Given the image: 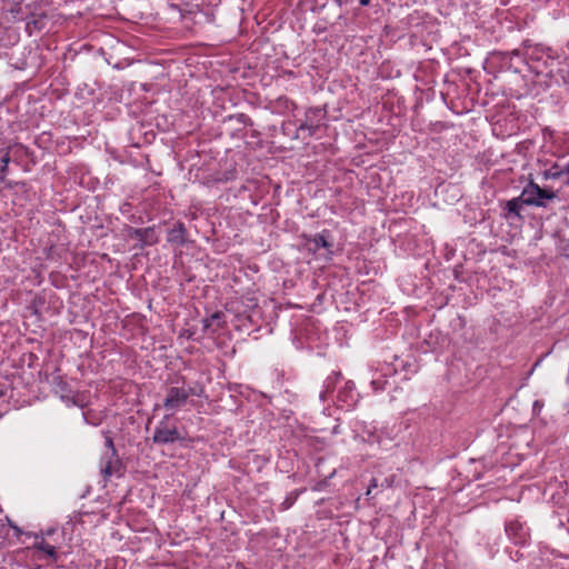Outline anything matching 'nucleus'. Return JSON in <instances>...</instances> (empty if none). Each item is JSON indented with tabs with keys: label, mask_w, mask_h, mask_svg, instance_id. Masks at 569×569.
Instances as JSON below:
<instances>
[{
	"label": "nucleus",
	"mask_w": 569,
	"mask_h": 569,
	"mask_svg": "<svg viewBox=\"0 0 569 569\" xmlns=\"http://www.w3.org/2000/svg\"><path fill=\"white\" fill-rule=\"evenodd\" d=\"M327 110L322 107H310L305 112V118L300 120L295 129L292 140L308 139L318 134L321 128L326 127Z\"/></svg>",
	"instance_id": "f03ea898"
},
{
	"label": "nucleus",
	"mask_w": 569,
	"mask_h": 569,
	"mask_svg": "<svg viewBox=\"0 0 569 569\" xmlns=\"http://www.w3.org/2000/svg\"><path fill=\"white\" fill-rule=\"evenodd\" d=\"M562 176H566L563 171V166L559 164L558 162L552 163L549 168L543 170L542 177L543 179L548 180H557L560 179Z\"/></svg>",
	"instance_id": "f3484780"
},
{
	"label": "nucleus",
	"mask_w": 569,
	"mask_h": 569,
	"mask_svg": "<svg viewBox=\"0 0 569 569\" xmlns=\"http://www.w3.org/2000/svg\"><path fill=\"white\" fill-rule=\"evenodd\" d=\"M10 526H11V528H13V530L16 531V536H17V537H19L20 535H22V533H23V532H22V530H21L18 526L12 525L11 522H10Z\"/></svg>",
	"instance_id": "c85d7f7f"
},
{
	"label": "nucleus",
	"mask_w": 569,
	"mask_h": 569,
	"mask_svg": "<svg viewBox=\"0 0 569 569\" xmlns=\"http://www.w3.org/2000/svg\"><path fill=\"white\" fill-rule=\"evenodd\" d=\"M122 462L118 457L116 449L112 451H106L100 459V471L106 480L112 476H122Z\"/></svg>",
	"instance_id": "0eeeda50"
},
{
	"label": "nucleus",
	"mask_w": 569,
	"mask_h": 569,
	"mask_svg": "<svg viewBox=\"0 0 569 569\" xmlns=\"http://www.w3.org/2000/svg\"><path fill=\"white\" fill-rule=\"evenodd\" d=\"M27 537H33L34 542L32 543V549H36L38 551H41L46 553L47 557H49L53 562H56L59 558L58 551L54 546L48 543L43 536H39L37 533L27 532Z\"/></svg>",
	"instance_id": "9d476101"
},
{
	"label": "nucleus",
	"mask_w": 569,
	"mask_h": 569,
	"mask_svg": "<svg viewBox=\"0 0 569 569\" xmlns=\"http://www.w3.org/2000/svg\"><path fill=\"white\" fill-rule=\"evenodd\" d=\"M229 120L230 121L234 120L238 123H241L243 126H249V127H251L253 124L252 119L248 114L242 113V112L241 113H236V114H230L229 116Z\"/></svg>",
	"instance_id": "a211bd4d"
},
{
	"label": "nucleus",
	"mask_w": 569,
	"mask_h": 569,
	"mask_svg": "<svg viewBox=\"0 0 569 569\" xmlns=\"http://www.w3.org/2000/svg\"><path fill=\"white\" fill-rule=\"evenodd\" d=\"M331 234L329 230H322L320 233L313 236H301L303 240V247L308 252L316 254L320 249H326L328 251V256H331L333 253V243L332 241L329 240Z\"/></svg>",
	"instance_id": "20e7f679"
},
{
	"label": "nucleus",
	"mask_w": 569,
	"mask_h": 569,
	"mask_svg": "<svg viewBox=\"0 0 569 569\" xmlns=\"http://www.w3.org/2000/svg\"><path fill=\"white\" fill-rule=\"evenodd\" d=\"M291 505H292V502H291L288 498H287V499L283 501V503H282V506H283V508H284V509L290 508V507H291Z\"/></svg>",
	"instance_id": "c756f323"
},
{
	"label": "nucleus",
	"mask_w": 569,
	"mask_h": 569,
	"mask_svg": "<svg viewBox=\"0 0 569 569\" xmlns=\"http://www.w3.org/2000/svg\"><path fill=\"white\" fill-rule=\"evenodd\" d=\"M342 378V375L340 371H332L331 375H329L325 381H323V390L320 392L319 397L322 401L327 400V396L331 392H333L337 382Z\"/></svg>",
	"instance_id": "dca6fc26"
},
{
	"label": "nucleus",
	"mask_w": 569,
	"mask_h": 569,
	"mask_svg": "<svg viewBox=\"0 0 569 569\" xmlns=\"http://www.w3.org/2000/svg\"><path fill=\"white\" fill-rule=\"evenodd\" d=\"M224 323V315L220 311L213 312L210 317L202 320L203 329L212 332L218 331Z\"/></svg>",
	"instance_id": "2eb2a0df"
},
{
	"label": "nucleus",
	"mask_w": 569,
	"mask_h": 569,
	"mask_svg": "<svg viewBox=\"0 0 569 569\" xmlns=\"http://www.w3.org/2000/svg\"><path fill=\"white\" fill-rule=\"evenodd\" d=\"M11 158L9 150H7L3 156L0 158V190L2 189V184L7 189L13 188V184L11 181L7 179L9 173V164H10Z\"/></svg>",
	"instance_id": "ddd939ff"
},
{
	"label": "nucleus",
	"mask_w": 569,
	"mask_h": 569,
	"mask_svg": "<svg viewBox=\"0 0 569 569\" xmlns=\"http://www.w3.org/2000/svg\"><path fill=\"white\" fill-rule=\"evenodd\" d=\"M291 122H283L281 126V131L283 134L290 136L292 138L293 132H291Z\"/></svg>",
	"instance_id": "5701e85b"
},
{
	"label": "nucleus",
	"mask_w": 569,
	"mask_h": 569,
	"mask_svg": "<svg viewBox=\"0 0 569 569\" xmlns=\"http://www.w3.org/2000/svg\"><path fill=\"white\" fill-rule=\"evenodd\" d=\"M512 54H513V56H517V57H520V52H519V50H515V51H512Z\"/></svg>",
	"instance_id": "72a5a7b5"
},
{
	"label": "nucleus",
	"mask_w": 569,
	"mask_h": 569,
	"mask_svg": "<svg viewBox=\"0 0 569 569\" xmlns=\"http://www.w3.org/2000/svg\"><path fill=\"white\" fill-rule=\"evenodd\" d=\"M352 0H335L336 4L339 6V7H343V6H347L351 2Z\"/></svg>",
	"instance_id": "cd10ccee"
},
{
	"label": "nucleus",
	"mask_w": 569,
	"mask_h": 569,
	"mask_svg": "<svg viewBox=\"0 0 569 569\" xmlns=\"http://www.w3.org/2000/svg\"><path fill=\"white\" fill-rule=\"evenodd\" d=\"M106 447H107V451H112V449H116L114 448V443H113V440L111 437H106V442H104Z\"/></svg>",
	"instance_id": "b1692460"
},
{
	"label": "nucleus",
	"mask_w": 569,
	"mask_h": 569,
	"mask_svg": "<svg viewBox=\"0 0 569 569\" xmlns=\"http://www.w3.org/2000/svg\"><path fill=\"white\" fill-rule=\"evenodd\" d=\"M526 204L525 201L521 199V197H516V198H512L510 200H508L506 203H505V213H503V217L506 219H509V218H513V217H517L519 218L520 217V210L522 209V206Z\"/></svg>",
	"instance_id": "4468645a"
},
{
	"label": "nucleus",
	"mask_w": 569,
	"mask_h": 569,
	"mask_svg": "<svg viewBox=\"0 0 569 569\" xmlns=\"http://www.w3.org/2000/svg\"><path fill=\"white\" fill-rule=\"evenodd\" d=\"M130 238L137 239L139 241V248L150 247L158 243L159 238L154 227L147 228H130L129 229Z\"/></svg>",
	"instance_id": "6e6552de"
},
{
	"label": "nucleus",
	"mask_w": 569,
	"mask_h": 569,
	"mask_svg": "<svg viewBox=\"0 0 569 569\" xmlns=\"http://www.w3.org/2000/svg\"><path fill=\"white\" fill-rule=\"evenodd\" d=\"M557 180L560 181L561 184H563V186H569V174L562 176L560 179H557Z\"/></svg>",
	"instance_id": "bb28decb"
},
{
	"label": "nucleus",
	"mask_w": 569,
	"mask_h": 569,
	"mask_svg": "<svg viewBox=\"0 0 569 569\" xmlns=\"http://www.w3.org/2000/svg\"><path fill=\"white\" fill-rule=\"evenodd\" d=\"M387 380L383 377H380L378 379H373L371 381V387L375 392H379L386 389Z\"/></svg>",
	"instance_id": "4be33fe9"
},
{
	"label": "nucleus",
	"mask_w": 569,
	"mask_h": 569,
	"mask_svg": "<svg viewBox=\"0 0 569 569\" xmlns=\"http://www.w3.org/2000/svg\"><path fill=\"white\" fill-rule=\"evenodd\" d=\"M370 2H371V0H360V1H359L360 6H362V7H367V6H369V4H370Z\"/></svg>",
	"instance_id": "2f4dec72"
},
{
	"label": "nucleus",
	"mask_w": 569,
	"mask_h": 569,
	"mask_svg": "<svg viewBox=\"0 0 569 569\" xmlns=\"http://www.w3.org/2000/svg\"><path fill=\"white\" fill-rule=\"evenodd\" d=\"M563 171L568 176L569 174V162H567L566 164H563Z\"/></svg>",
	"instance_id": "473e14b6"
},
{
	"label": "nucleus",
	"mask_w": 569,
	"mask_h": 569,
	"mask_svg": "<svg viewBox=\"0 0 569 569\" xmlns=\"http://www.w3.org/2000/svg\"><path fill=\"white\" fill-rule=\"evenodd\" d=\"M538 196V201L551 200L556 197L555 192L538 187L532 188Z\"/></svg>",
	"instance_id": "aec40b11"
},
{
	"label": "nucleus",
	"mask_w": 569,
	"mask_h": 569,
	"mask_svg": "<svg viewBox=\"0 0 569 569\" xmlns=\"http://www.w3.org/2000/svg\"><path fill=\"white\" fill-rule=\"evenodd\" d=\"M3 392L0 390V397H2Z\"/></svg>",
	"instance_id": "f704fd0d"
},
{
	"label": "nucleus",
	"mask_w": 569,
	"mask_h": 569,
	"mask_svg": "<svg viewBox=\"0 0 569 569\" xmlns=\"http://www.w3.org/2000/svg\"><path fill=\"white\" fill-rule=\"evenodd\" d=\"M559 57L550 49L540 46L529 47L523 56L529 70L537 76L552 77Z\"/></svg>",
	"instance_id": "f257e3e1"
},
{
	"label": "nucleus",
	"mask_w": 569,
	"mask_h": 569,
	"mask_svg": "<svg viewBox=\"0 0 569 569\" xmlns=\"http://www.w3.org/2000/svg\"><path fill=\"white\" fill-rule=\"evenodd\" d=\"M83 418H84L86 422H88V423H92V425H94V426L97 425V422H93V421H91V420L89 419V416H88V413H87V412H83Z\"/></svg>",
	"instance_id": "7c9ffc66"
},
{
	"label": "nucleus",
	"mask_w": 569,
	"mask_h": 569,
	"mask_svg": "<svg viewBox=\"0 0 569 569\" xmlns=\"http://www.w3.org/2000/svg\"><path fill=\"white\" fill-rule=\"evenodd\" d=\"M186 392L188 393V398L191 396L202 397L204 396V387L201 383H196L193 387L186 389Z\"/></svg>",
	"instance_id": "412c9836"
},
{
	"label": "nucleus",
	"mask_w": 569,
	"mask_h": 569,
	"mask_svg": "<svg viewBox=\"0 0 569 569\" xmlns=\"http://www.w3.org/2000/svg\"><path fill=\"white\" fill-rule=\"evenodd\" d=\"M338 400L346 402L348 406L355 403L358 400V395L356 392L355 382L348 380L345 382V386L338 392Z\"/></svg>",
	"instance_id": "9b49d317"
},
{
	"label": "nucleus",
	"mask_w": 569,
	"mask_h": 569,
	"mask_svg": "<svg viewBox=\"0 0 569 569\" xmlns=\"http://www.w3.org/2000/svg\"><path fill=\"white\" fill-rule=\"evenodd\" d=\"M538 187L537 183L530 181L522 190L520 197L527 206L545 207V201H538V196L532 188Z\"/></svg>",
	"instance_id": "f8f14e48"
},
{
	"label": "nucleus",
	"mask_w": 569,
	"mask_h": 569,
	"mask_svg": "<svg viewBox=\"0 0 569 569\" xmlns=\"http://www.w3.org/2000/svg\"><path fill=\"white\" fill-rule=\"evenodd\" d=\"M188 402V393L184 388L169 387L166 390L162 407L171 415L181 410Z\"/></svg>",
	"instance_id": "39448f33"
},
{
	"label": "nucleus",
	"mask_w": 569,
	"mask_h": 569,
	"mask_svg": "<svg viewBox=\"0 0 569 569\" xmlns=\"http://www.w3.org/2000/svg\"><path fill=\"white\" fill-rule=\"evenodd\" d=\"M167 241L182 247L189 242L188 230L182 221H176L167 231Z\"/></svg>",
	"instance_id": "1a4fd4ad"
},
{
	"label": "nucleus",
	"mask_w": 569,
	"mask_h": 569,
	"mask_svg": "<svg viewBox=\"0 0 569 569\" xmlns=\"http://www.w3.org/2000/svg\"><path fill=\"white\" fill-rule=\"evenodd\" d=\"M510 558L513 560V561H519L520 559L523 558V553H521L520 551H516L515 555H512L510 552Z\"/></svg>",
	"instance_id": "393cba45"
},
{
	"label": "nucleus",
	"mask_w": 569,
	"mask_h": 569,
	"mask_svg": "<svg viewBox=\"0 0 569 569\" xmlns=\"http://www.w3.org/2000/svg\"><path fill=\"white\" fill-rule=\"evenodd\" d=\"M505 531L508 539L516 546L523 547L529 541V529L518 519L507 520L505 523Z\"/></svg>",
	"instance_id": "423d86ee"
},
{
	"label": "nucleus",
	"mask_w": 569,
	"mask_h": 569,
	"mask_svg": "<svg viewBox=\"0 0 569 569\" xmlns=\"http://www.w3.org/2000/svg\"><path fill=\"white\" fill-rule=\"evenodd\" d=\"M169 416H164L154 428L152 441L156 445H170L176 441H180L183 438L176 426L170 427L168 425Z\"/></svg>",
	"instance_id": "7ed1b4c3"
},
{
	"label": "nucleus",
	"mask_w": 569,
	"mask_h": 569,
	"mask_svg": "<svg viewBox=\"0 0 569 569\" xmlns=\"http://www.w3.org/2000/svg\"><path fill=\"white\" fill-rule=\"evenodd\" d=\"M276 107L279 109L289 110L296 108L295 102L286 96H281L276 100Z\"/></svg>",
	"instance_id": "6ab92c4d"
},
{
	"label": "nucleus",
	"mask_w": 569,
	"mask_h": 569,
	"mask_svg": "<svg viewBox=\"0 0 569 569\" xmlns=\"http://www.w3.org/2000/svg\"><path fill=\"white\" fill-rule=\"evenodd\" d=\"M376 487H377V479H372L366 495L370 496L372 488H376Z\"/></svg>",
	"instance_id": "a878e982"
}]
</instances>
